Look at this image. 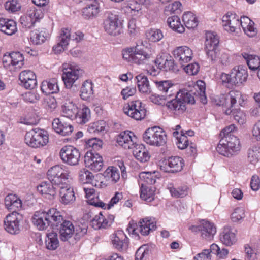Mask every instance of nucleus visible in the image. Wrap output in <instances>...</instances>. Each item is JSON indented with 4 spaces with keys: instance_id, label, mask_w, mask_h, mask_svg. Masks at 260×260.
Returning a JSON list of instances; mask_svg holds the SVG:
<instances>
[{
    "instance_id": "1",
    "label": "nucleus",
    "mask_w": 260,
    "mask_h": 260,
    "mask_svg": "<svg viewBox=\"0 0 260 260\" xmlns=\"http://www.w3.org/2000/svg\"><path fill=\"white\" fill-rule=\"evenodd\" d=\"M62 221V215L55 208L47 211H36L32 217L34 225L40 231L45 230L49 226L57 228Z\"/></svg>"
},
{
    "instance_id": "2",
    "label": "nucleus",
    "mask_w": 260,
    "mask_h": 260,
    "mask_svg": "<svg viewBox=\"0 0 260 260\" xmlns=\"http://www.w3.org/2000/svg\"><path fill=\"white\" fill-rule=\"evenodd\" d=\"M192 91L180 90L176 93H168V98L175 95V98L166 103V106L168 109L175 115H180L184 113L186 110V104H193L195 103Z\"/></svg>"
},
{
    "instance_id": "3",
    "label": "nucleus",
    "mask_w": 260,
    "mask_h": 260,
    "mask_svg": "<svg viewBox=\"0 0 260 260\" xmlns=\"http://www.w3.org/2000/svg\"><path fill=\"white\" fill-rule=\"evenodd\" d=\"M103 27L109 35L118 36L123 33V20L116 13L107 12L103 20Z\"/></svg>"
},
{
    "instance_id": "4",
    "label": "nucleus",
    "mask_w": 260,
    "mask_h": 260,
    "mask_svg": "<svg viewBox=\"0 0 260 260\" xmlns=\"http://www.w3.org/2000/svg\"><path fill=\"white\" fill-rule=\"evenodd\" d=\"M241 148L240 140L238 137L228 135L219 141L216 150L224 156L230 157L240 151Z\"/></svg>"
},
{
    "instance_id": "5",
    "label": "nucleus",
    "mask_w": 260,
    "mask_h": 260,
    "mask_svg": "<svg viewBox=\"0 0 260 260\" xmlns=\"http://www.w3.org/2000/svg\"><path fill=\"white\" fill-rule=\"evenodd\" d=\"M245 95L238 90H232L227 94H221L217 101V105L225 107L226 115H230L232 112L231 108L238 103L240 106H243L244 104Z\"/></svg>"
},
{
    "instance_id": "6",
    "label": "nucleus",
    "mask_w": 260,
    "mask_h": 260,
    "mask_svg": "<svg viewBox=\"0 0 260 260\" xmlns=\"http://www.w3.org/2000/svg\"><path fill=\"white\" fill-rule=\"evenodd\" d=\"M25 143L30 147L41 148L46 146L49 142V135L46 130L35 128L27 132L25 135Z\"/></svg>"
},
{
    "instance_id": "7",
    "label": "nucleus",
    "mask_w": 260,
    "mask_h": 260,
    "mask_svg": "<svg viewBox=\"0 0 260 260\" xmlns=\"http://www.w3.org/2000/svg\"><path fill=\"white\" fill-rule=\"evenodd\" d=\"M47 176L52 184L58 187L69 183L70 172L62 165L51 167L47 172Z\"/></svg>"
},
{
    "instance_id": "8",
    "label": "nucleus",
    "mask_w": 260,
    "mask_h": 260,
    "mask_svg": "<svg viewBox=\"0 0 260 260\" xmlns=\"http://www.w3.org/2000/svg\"><path fill=\"white\" fill-rule=\"evenodd\" d=\"M143 138L147 144L156 146L164 145L167 140L165 132L158 126L147 128L143 134Z\"/></svg>"
},
{
    "instance_id": "9",
    "label": "nucleus",
    "mask_w": 260,
    "mask_h": 260,
    "mask_svg": "<svg viewBox=\"0 0 260 260\" xmlns=\"http://www.w3.org/2000/svg\"><path fill=\"white\" fill-rule=\"evenodd\" d=\"M156 229V222L154 218L147 217L141 219L137 225L134 221L129 222L127 231L129 234L138 236L140 233L142 235H148Z\"/></svg>"
},
{
    "instance_id": "10",
    "label": "nucleus",
    "mask_w": 260,
    "mask_h": 260,
    "mask_svg": "<svg viewBox=\"0 0 260 260\" xmlns=\"http://www.w3.org/2000/svg\"><path fill=\"white\" fill-rule=\"evenodd\" d=\"M123 111L126 115L137 121L144 119L147 113L145 105L139 100H133L125 104Z\"/></svg>"
},
{
    "instance_id": "11",
    "label": "nucleus",
    "mask_w": 260,
    "mask_h": 260,
    "mask_svg": "<svg viewBox=\"0 0 260 260\" xmlns=\"http://www.w3.org/2000/svg\"><path fill=\"white\" fill-rule=\"evenodd\" d=\"M122 54L123 59L127 61L138 64L144 63L151 57V54L137 47L126 48L122 50Z\"/></svg>"
},
{
    "instance_id": "12",
    "label": "nucleus",
    "mask_w": 260,
    "mask_h": 260,
    "mask_svg": "<svg viewBox=\"0 0 260 260\" xmlns=\"http://www.w3.org/2000/svg\"><path fill=\"white\" fill-rule=\"evenodd\" d=\"M247 77V71L242 67L238 66L233 68L230 74L222 73L220 75V79L224 83L236 85L245 82Z\"/></svg>"
},
{
    "instance_id": "13",
    "label": "nucleus",
    "mask_w": 260,
    "mask_h": 260,
    "mask_svg": "<svg viewBox=\"0 0 260 260\" xmlns=\"http://www.w3.org/2000/svg\"><path fill=\"white\" fill-rule=\"evenodd\" d=\"M103 142L96 138H92L85 141V147L91 149L88 151L84 156V162H103L102 157L95 151L102 148Z\"/></svg>"
},
{
    "instance_id": "14",
    "label": "nucleus",
    "mask_w": 260,
    "mask_h": 260,
    "mask_svg": "<svg viewBox=\"0 0 260 260\" xmlns=\"http://www.w3.org/2000/svg\"><path fill=\"white\" fill-rule=\"evenodd\" d=\"M81 70L78 66L69 63L63 64L62 79L67 88L71 89L78 79Z\"/></svg>"
},
{
    "instance_id": "15",
    "label": "nucleus",
    "mask_w": 260,
    "mask_h": 260,
    "mask_svg": "<svg viewBox=\"0 0 260 260\" xmlns=\"http://www.w3.org/2000/svg\"><path fill=\"white\" fill-rule=\"evenodd\" d=\"M23 216L17 212H12L6 216L4 220V227L11 234H17L20 231V222Z\"/></svg>"
},
{
    "instance_id": "16",
    "label": "nucleus",
    "mask_w": 260,
    "mask_h": 260,
    "mask_svg": "<svg viewBox=\"0 0 260 260\" xmlns=\"http://www.w3.org/2000/svg\"><path fill=\"white\" fill-rule=\"evenodd\" d=\"M222 25L226 31L234 32L240 29V18L236 13L228 12L222 17Z\"/></svg>"
},
{
    "instance_id": "17",
    "label": "nucleus",
    "mask_w": 260,
    "mask_h": 260,
    "mask_svg": "<svg viewBox=\"0 0 260 260\" xmlns=\"http://www.w3.org/2000/svg\"><path fill=\"white\" fill-rule=\"evenodd\" d=\"M172 54L178 62L184 66V64L189 62L193 57L192 50L187 46H181L176 47Z\"/></svg>"
},
{
    "instance_id": "18",
    "label": "nucleus",
    "mask_w": 260,
    "mask_h": 260,
    "mask_svg": "<svg viewBox=\"0 0 260 260\" xmlns=\"http://www.w3.org/2000/svg\"><path fill=\"white\" fill-rule=\"evenodd\" d=\"M134 134L129 131L121 132L117 137L116 142L118 145L125 149L134 148L137 144Z\"/></svg>"
},
{
    "instance_id": "19",
    "label": "nucleus",
    "mask_w": 260,
    "mask_h": 260,
    "mask_svg": "<svg viewBox=\"0 0 260 260\" xmlns=\"http://www.w3.org/2000/svg\"><path fill=\"white\" fill-rule=\"evenodd\" d=\"M59 154L64 162H78L80 156L79 150L72 146H64Z\"/></svg>"
},
{
    "instance_id": "20",
    "label": "nucleus",
    "mask_w": 260,
    "mask_h": 260,
    "mask_svg": "<svg viewBox=\"0 0 260 260\" xmlns=\"http://www.w3.org/2000/svg\"><path fill=\"white\" fill-rule=\"evenodd\" d=\"M52 125L54 131L62 136H68L71 134L74 129L71 124L64 121L62 118L54 119Z\"/></svg>"
},
{
    "instance_id": "21",
    "label": "nucleus",
    "mask_w": 260,
    "mask_h": 260,
    "mask_svg": "<svg viewBox=\"0 0 260 260\" xmlns=\"http://www.w3.org/2000/svg\"><path fill=\"white\" fill-rule=\"evenodd\" d=\"M19 80L22 86L26 89H34L37 84L36 76L34 72L30 70L22 71L19 75Z\"/></svg>"
},
{
    "instance_id": "22",
    "label": "nucleus",
    "mask_w": 260,
    "mask_h": 260,
    "mask_svg": "<svg viewBox=\"0 0 260 260\" xmlns=\"http://www.w3.org/2000/svg\"><path fill=\"white\" fill-rule=\"evenodd\" d=\"M100 5L97 0H92L82 9L83 17L87 19L96 17L100 12Z\"/></svg>"
},
{
    "instance_id": "23",
    "label": "nucleus",
    "mask_w": 260,
    "mask_h": 260,
    "mask_svg": "<svg viewBox=\"0 0 260 260\" xmlns=\"http://www.w3.org/2000/svg\"><path fill=\"white\" fill-rule=\"evenodd\" d=\"M112 242L114 247L119 250H125L128 247V239L122 231H118L113 235Z\"/></svg>"
},
{
    "instance_id": "24",
    "label": "nucleus",
    "mask_w": 260,
    "mask_h": 260,
    "mask_svg": "<svg viewBox=\"0 0 260 260\" xmlns=\"http://www.w3.org/2000/svg\"><path fill=\"white\" fill-rule=\"evenodd\" d=\"M59 233L60 239L62 241H67L73 235L75 232L74 226L70 221H63L59 223Z\"/></svg>"
},
{
    "instance_id": "25",
    "label": "nucleus",
    "mask_w": 260,
    "mask_h": 260,
    "mask_svg": "<svg viewBox=\"0 0 260 260\" xmlns=\"http://www.w3.org/2000/svg\"><path fill=\"white\" fill-rule=\"evenodd\" d=\"M200 226L202 237L207 240H212L216 233V228L214 224L209 221L202 220L200 221Z\"/></svg>"
},
{
    "instance_id": "26",
    "label": "nucleus",
    "mask_w": 260,
    "mask_h": 260,
    "mask_svg": "<svg viewBox=\"0 0 260 260\" xmlns=\"http://www.w3.org/2000/svg\"><path fill=\"white\" fill-rule=\"evenodd\" d=\"M0 30L8 35H12L17 31L16 22L12 19L4 18L0 14Z\"/></svg>"
},
{
    "instance_id": "27",
    "label": "nucleus",
    "mask_w": 260,
    "mask_h": 260,
    "mask_svg": "<svg viewBox=\"0 0 260 260\" xmlns=\"http://www.w3.org/2000/svg\"><path fill=\"white\" fill-rule=\"evenodd\" d=\"M50 37V34L45 28L32 30L30 34V41L35 45L42 44Z\"/></svg>"
},
{
    "instance_id": "28",
    "label": "nucleus",
    "mask_w": 260,
    "mask_h": 260,
    "mask_svg": "<svg viewBox=\"0 0 260 260\" xmlns=\"http://www.w3.org/2000/svg\"><path fill=\"white\" fill-rule=\"evenodd\" d=\"M58 187L59 188L60 201L62 203L68 204L75 200L73 189L70 186L69 183Z\"/></svg>"
},
{
    "instance_id": "29",
    "label": "nucleus",
    "mask_w": 260,
    "mask_h": 260,
    "mask_svg": "<svg viewBox=\"0 0 260 260\" xmlns=\"http://www.w3.org/2000/svg\"><path fill=\"white\" fill-rule=\"evenodd\" d=\"M254 23L248 17L243 16L240 18V27L241 26L245 34L250 37L255 36L257 34Z\"/></svg>"
},
{
    "instance_id": "30",
    "label": "nucleus",
    "mask_w": 260,
    "mask_h": 260,
    "mask_svg": "<svg viewBox=\"0 0 260 260\" xmlns=\"http://www.w3.org/2000/svg\"><path fill=\"white\" fill-rule=\"evenodd\" d=\"M3 62H8L16 68H20L24 64V57L19 52H13L4 56Z\"/></svg>"
},
{
    "instance_id": "31",
    "label": "nucleus",
    "mask_w": 260,
    "mask_h": 260,
    "mask_svg": "<svg viewBox=\"0 0 260 260\" xmlns=\"http://www.w3.org/2000/svg\"><path fill=\"white\" fill-rule=\"evenodd\" d=\"M5 205L7 209L12 212H17L22 206L21 200L13 194H9L5 197Z\"/></svg>"
},
{
    "instance_id": "32",
    "label": "nucleus",
    "mask_w": 260,
    "mask_h": 260,
    "mask_svg": "<svg viewBox=\"0 0 260 260\" xmlns=\"http://www.w3.org/2000/svg\"><path fill=\"white\" fill-rule=\"evenodd\" d=\"M41 90L45 94L57 93L59 91L57 80L56 78H51L44 80L41 84Z\"/></svg>"
},
{
    "instance_id": "33",
    "label": "nucleus",
    "mask_w": 260,
    "mask_h": 260,
    "mask_svg": "<svg viewBox=\"0 0 260 260\" xmlns=\"http://www.w3.org/2000/svg\"><path fill=\"white\" fill-rule=\"evenodd\" d=\"M140 186V198L146 202H150L154 200L156 187L154 186H148L142 184Z\"/></svg>"
},
{
    "instance_id": "34",
    "label": "nucleus",
    "mask_w": 260,
    "mask_h": 260,
    "mask_svg": "<svg viewBox=\"0 0 260 260\" xmlns=\"http://www.w3.org/2000/svg\"><path fill=\"white\" fill-rule=\"evenodd\" d=\"M235 233L231 228L224 227L220 234V241L226 246H231L236 242Z\"/></svg>"
},
{
    "instance_id": "35",
    "label": "nucleus",
    "mask_w": 260,
    "mask_h": 260,
    "mask_svg": "<svg viewBox=\"0 0 260 260\" xmlns=\"http://www.w3.org/2000/svg\"><path fill=\"white\" fill-rule=\"evenodd\" d=\"M78 107L72 101L66 100L61 106V111L64 117L72 120L76 117Z\"/></svg>"
},
{
    "instance_id": "36",
    "label": "nucleus",
    "mask_w": 260,
    "mask_h": 260,
    "mask_svg": "<svg viewBox=\"0 0 260 260\" xmlns=\"http://www.w3.org/2000/svg\"><path fill=\"white\" fill-rule=\"evenodd\" d=\"M133 154L136 158L141 162H146L150 158V155L143 144H136L134 147Z\"/></svg>"
},
{
    "instance_id": "37",
    "label": "nucleus",
    "mask_w": 260,
    "mask_h": 260,
    "mask_svg": "<svg viewBox=\"0 0 260 260\" xmlns=\"http://www.w3.org/2000/svg\"><path fill=\"white\" fill-rule=\"evenodd\" d=\"M53 184L50 182H42L37 186V190L45 198L51 200L56 193Z\"/></svg>"
},
{
    "instance_id": "38",
    "label": "nucleus",
    "mask_w": 260,
    "mask_h": 260,
    "mask_svg": "<svg viewBox=\"0 0 260 260\" xmlns=\"http://www.w3.org/2000/svg\"><path fill=\"white\" fill-rule=\"evenodd\" d=\"M137 86L139 91L144 94H149L151 92V89L147 77L143 75L139 74L136 77Z\"/></svg>"
},
{
    "instance_id": "39",
    "label": "nucleus",
    "mask_w": 260,
    "mask_h": 260,
    "mask_svg": "<svg viewBox=\"0 0 260 260\" xmlns=\"http://www.w3.org/2000/svg\"><path fill=\"white\" fill-rule=\"evenodd\" d=\"M167 188L169 190L171 196L174 198H183L188 194V187L185 185L175 187L173 183L169 182L167 184Z\"/></svg>"
},
{
    "instance_id": "40",
    "label": "nucleus",
    "mask_w": 260,
    "mask_h": 260,
    "mask_svg": "<svg viewBox=\"0 0 260 260\" xmlns=\"http://www.w3.org/2000/svg\"><path fill=\"white\" fill-rule=\"evenodd\" d=\"M195 91L193 94L199 98L200 101L204 104L207 102V99L206 95V84L202 80H198L193 86Z\"/></svg>"
},
{
    "instance_id": "41",
    "label": "nucleus",
    "mask_w": 260,
    "mask_h": 260,
    "mask_svg": "<svg viewBox=\"0 0 260 260\" xmlns=\"http://www.w3.org/2000/svg\"><path fill=\"white\" fill-rule=\"evenodd\" d=\"M155 171L152 172H142L139 174V184L141 185L143 184L145 185L154 186L153 185L156 182V175H154Z\"/></svg>"
},
{
    "instance_id": "42",
    "label": "nucleus",
    "mask_w": 260,
    "mask_h": 260,
    "mask_svg": "<svg viewBox=\"0 0 260 260\" xmlns=\"http://www.w3.org/2000/svg\"><path fill=\"white\" fill-rule=\"evenodd\" d=\"M246 60L247 64L251 70H258L260 68V57L253 54H249L246 52L241 54Z\"/></svg>"
},
{
    "instance_id": "43",
    "label": "nucleus",
    "mask_w": 260,
    "mask_h": 260,
    "mask_svg": "<svg viewBox=\"0 0 260 260\" xmlns=\"http://www.w3.org/2000/svg\"><path fill=\"white\" fill-rule=\"evenodd\" d=\"M76 117L73 119L80 124H83L87 122L90 118V110L86 107H83L81 109L78 108Z\"/></svg>"
},
{
    "instance_id": "44",
    "label": "nucleus",
    "mask_w": 260,
    "mask_h": 260,
    "mask_svg": "<svg viewBox=\"0 0 260 260\" xmlns=\"http://www.w3.org/2000/svg\"><path fill=\"white\" fill-rule=\"evenodd\" d=\"M182 20L185 26L188 29L196 28L199 23L196 15L190 11L184 13L182 16Z\"/></svg>"
},
{
    "instance_id": "45",
    "label": "nucleus",
    "mask_w": 260,
    "mask_h": 260,
    "mask_svg": "<svg viewBox=\"0 0 260 260\" xmlns=\"http://www.w3.org/2000/svg\"><path fill=\"white\" fill-rule=\"evenodd\" d=\"M169 26L174 31L183 33L185 31L184 26L181 24L180 18L176 15L169 17L167 19Z\"/></svg>"
},
{
    "instance_id": "46",
    "label": "nucleus",
    "mask_w": 260,
    "mask_h": 260,
    "mask_svg": "<svg viewBox=\"0 0 260 260\" xmlns=\"http://www.w3.org/2000/svg\"><path fill=\"white\" fill-rule=\"evenodd\" d=\"M45 245L46 248L50 250H55L59 246V240L56 233L50 232L46 234Z\"/></svg>"
},
{
    "instance_id": "47",
    "label": "nucleus",
    "mask_w": 260,
    "mask_h": 260,
    "mask_svg": "<svg viewBox=\"0 0 260 260\" xmlns=\"http://www.w3.org/2000/svg\"><path fill=\"white\" fill-rule=\"evenodd\" d=\"M80 96L84 100H87L93 93V84L89 80H87L83 82L80 89Z\"/></svg>"
},
{
    "instance_id": "48",
    "label": "nucleus",
    "mask_w": 260,
    "mask_h": 260,
    "mask_svg": "<svg viewBox=\"0 0 260 260\" xmlns=\"http://www.w3.org/2000/svg\"><path fill=\"white\" fill-rule=\"evenodd\" d=\"M91 224L95 230L106 228L108 226V221L105 218L102 212L94 216L91 221Z\"/></svg>"
},
{
    "instance_id": "49",
    "label": "nucleus",
    "mask_w": 260,
    "mask_h": 260,
    "mask_svg": "<svg viewBox=\"0 0 260 260\" xmlns=\"http://www.w3.org/2000/svg\"><path fill=\"white\" fill-rule=\"evenodd\" d=\"M219 41L218 36L211 31L206 33L205 48H217Z\"/></svg>"
},
{
    "instance_id": "50",
    "label": "nucleus",
    "mask_w": 260,
    "mask_h": 260,
    "mask_svg": "<svg viewBox=\"0 0 260 260\" xmlns=\"http://www.w3.org/2000/svg\"><path fill=\"white\" fill-rule=\"evenodd\" d=\"M103 176L106 180L113 183H116L120 178V174L117 168L109 167L104 172Z\"/></svg>"
},
{
    "instance_id": "51",
    "label": "nucleus",
    "mask_w": 260,
    "mask_h": 260,
    "mask_svg": "<svg viewBox=\"0 0 260 260\" xmlns=\"http://www.w3.org/2000/svg\"><path fill=\"white\" fill-rule=\"evenodd\" d=\"M94 177L91 172L85 169L81 170L79 173V181L83 184L90 183L92 186H96V182L92 181Z\"/></svg>"
},
{
    "instance_id": "52",
    "label": "nucleus",
    "mask_w": 260,
    "mask_h": 260,
    "mask_svg": "<svg viewBox=\"0 0 260 260\" xmlns=\"http://www.w3.org/2000/svg\"><path fill=\"white\" fill-rule=\"evenodd\" d=\"M147 38L151 42H157L161 40L164 37L162 31L158 29L152 28L146 32Z\"/></svg>"
},
{
    "instance_id": "53",
    "label": "nucleus",
    "mask_w": 260,
    "mask_h": 260,
    "mask_svg": "<svg viewBox=\"0 0 260 260\" xmlns=\"http://www.w3.org/2000/svg\"><path fill=\"white\" fill-rule=\"evenodd\" d=\"M154 83L159 91L168 93L169 90H170V93H173V84L170 81H155Z\"/></svg>"
},
{
    "instance_id": "54",
    "label": "nucleus",
    "mask_w": 260,
    "mask_h": 260,
    "mask_svg": "<svg viewBox=\"0 0 260 260\" xmlns=\"http://www.w3.org/2000/svg\"><path fill=\"white\" fill-rule=\"evenodd\" d=\"M248 160L250 162H257L260 160V147L254 146L248 151Z\"/></svg>"
},
{
    "instance_id": "55",
    "label": "nucleus",
    "mask_w": 260,
    "mask_h": 260,
    "mask_svg": "<svg viewBox=\"0 0 260 260\" xmlns=\"http://www.w3.org/2000/svg\"><path fill=\"white\" fill-rule=\"evenodd\" d=\"M175 137L176 140V144L179 149H186L189 146V140L183 131H181L180 135Z\"/></svg>"
},
{
    "instance_id": "56",
    "label": "nucleus",
    "mask_w": 260,
    "mask_h": 260,
    "mask_svg": "<svg viewBox=\"0 0 260 260\" xmlns=\"http://www.w3.org/2000/svg\"><path fill=\"white\" fill-rule=\"evenodd\" d=\"M106 126V122L103 120H100L90 124L88 131L90 133L102 132L105 131Z\"/></svg>"
},
{
    "instance_id": "57",
    "label": "nucleus",
    "mask_w": 260,
    "mask_h": 260,
    "mask_svg": "<svg viewBox=\"0 0 260 260\" xmlns=\"http://www.w3.org/2000/svg\"><path fill=\"white\" fill-rule=\"evenodd\" d=\"M71 38V29L68 28H62L58 37V41H60L63 44L68 46Z\"/></svg>"
},
{
    "instance_id": "58",
    "label": "nucleus",
    "mask_w": 260,
    "mask_h": 260,
    "mask_svg": "<svg viewBox=\"0 0 260 260\" xmlns=\"http://www.w3.org/2000/svg\"><path fill=\"white\" fill-rule=\"evenodd\" d=\"M234 119L237 122L240 124H243L246 121V116L245 113L240 109L232 110V113Z\"/></svg>"
},
{
    "instance_id": "59",
    "label": "nucleus",
    "mask_w": 260,
    "mask_h": 260,
    "mask_svg": "<svg viewBox=\"0 0 260 260\" xmlns=\"http://www.w3.org/2000/svg\"><path fill=\"white\" fill-rule=\"evenodd\" d=\"M149 250L148 247L143 245L140 247L136 251L135 260H146L149 256Z\"/></svg>"
},
{
    "instance_id": "60",
    "label": "nucleus",
    "mask_w": 260,
    "mask_h": 260,
    "mask_svg": "<svg viewBox=\"0 0 260 260\" xmlns=\"http://www.w3.org/2000/svg\"><path fill=\"white\" fill-rule=\"evenodd\" d=\"M182 6L181 3L179 1H175L171 4H168L166 6L164 12L166 15H169L176 13L177 11L180 10Z\"/></svg>"
},
{
    "instance_id": "61",
    "label": "nucleus",
    "mask_w": 260,
    "mask_h": 260,
    "mask_svg": "<svg viewBox=\"0 0 260 260\" xmlns=\"http://www.w3.org/2000/svg\"><path fill=\"white\" fill-rule=\"evenodd\" d=\"M5 8L9 12H15L20 10L21 5L18 0H10L5 3Z\"/></svg>"
},
{
    "instance_id": "62",
    "label": "nucleus",
    "mask_w": 260,
    "mask_h": 260,
    "mask_svg": "<svg viewBox=\"0 0 260 260\" xmlns=\"http://www.w3.org/2000/svg\"><path fill=\"white\" fill-rule=\"evenodd\" d=\"M127 8L131 9V13H134V15H141L142 14V5L140 3L136 1H130L128 2Z\"/></svg>"
},
{
    "instance_id": "63",
    "label": "nucleus",
    "mask_w": 260,
    "mask_h": 260,
    "mask_svg": "<svg viewBox=\"0 0 260 260\" xmlns=\"http://www.w3.org/2000/svg\"><path fill=\"white\" fill-rule=\"evenodd\" d=\"M23 99L26 102L34 103L40 99L39 94L36 91H28L22 94Z\"/></svg>"
},
{
    "instance_id": "64",
    "label": "nucleus",
    "mask_w": 260,
    "mask_h": 260,
    "mask_svg": "<svg viewBox=\"0 0 260 260\" xmlns=\"http://www.w3.org/2000/svg\"><path fill=\"white\" fill-rule=\"evenodd\" d=\"M185 72L190 76L197 75L200 70V66L198 63H190L183 68Z\"/></svg>"
}]
</instances>
